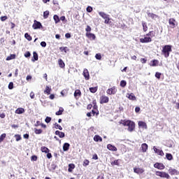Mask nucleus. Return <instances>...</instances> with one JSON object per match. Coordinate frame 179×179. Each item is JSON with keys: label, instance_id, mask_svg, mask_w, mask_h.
Instances as JSON below:
<instances>
[{"label": "nucleus", "instance_id": "1", "mask_svg": "<svg viewBox=\"0 0 179 179\" xmlns=\"http://www.w3.org/2000/svg\"><path fill=\"white\" fill-rule=\"evenodd\" d=\"M120 124L124 127H128L129 132H132L135 129V123L131 120H121Z\"/></svg>", "mask_w": 179, "mask_h": 179}, {"label": "nucleus", "instance_id": "2", "mask_svg": "<svg viewBox=\"0 0 179 179\" xmlns=\"http://www.w3.org/2000/svg\"><path fill=\"white\" fill-rule=\"evenodd\" d=\"M172 46L171 45H166L162 48V52L164 55L165 58L170 57V52H171Z\"/></svg>", "mask_w": 179, "mask_h": 179}, {"label": "nucleus", "instance_id": "3", "mask_svg": "<svg viewBox=\"0 0 179 179\" xmlns=\"http://www.w3.org/2000/svg\"><path fill=\"white\" fill-rule=\"evenodd\" d=\"M99 15L104 19V23L106 24H108L110 23V15L106 14L104 12H99Z\"/></svg>", "mask_w": 179, "mask_h": 179}, {"label": "nucleus", "instance_id": "4", "mask_svg": "<svg viewBox=\"0 0 179 179\" xmlns=\"http://www.w3.org/2000/svg\"><path fill=\"white\" fill-rule=\"evenodd\" d=\"M156 176H157L158 177H161L162 178H170V175H169V173L166 172L157 171Z\"/></svg>", "mask_w": 179, "mask_h": 179}, {"label": "nucleus", "instance_id": "5", "mask_svg": "<svg viewBox=\"0 0 179 179\" xmlns=\"http://www.w3.org/2000/svg\"><path fill=\"white\" fill-rule=\"evenodd\" d=\"M43 27V25L41 24V22L35 20L34 23L32 25L33 29H34V30H37V29H41V27Z\"/></svg>", "mask_w": 179, "mask_h": 179}, {"label": "nucleus", "instance_id": "6", "mask_svg": "<svg viewBox=\"0 0 179 179\" xmlns=\"http://www.w3.org/2000/svg\"><path fill=\"white\" fill-rule=\"evenodd\" d=\"M107 94H115L117 93V88L115 87H113L111 88H109L106 90Z\"/></svg>", "mask_w": 179, "mask_h": 179}, {"label": "nucleus", "instance_id": "7", "mask_svg": "<svg viewBox=\"0 0 179 179\" xmlns=\"http://www.w3.org/2000/svg\"><path fill=\"white\" fill-rule=\"evenodd\" d=\"M109 100H110V99L108 98V96H106V95H103L100 98V103L103 104L106 103H108Z\"/></svg>", "mask_w": 179, "mask_h": 179}, {"label": "nucleus", "instance_id": "8", "mask_svg": "<svg viewBox=\"0 0 179 179\" xmlns=\"http://www.w3.org/2000/svg\"><path fill=\"white\" fill-rule=\"evenodd\" d=\"M153 150H154L155 153L158 154L159 156H164V152H163V150H162L160 149H157V148H156V146L153 147Z\"/></svg>", "mask_w": 179, "mask_h": 179}, {"label": "nucleus", "instance_id": "9", "mask_svg": "<svg viewBox=\"0 0 179 179\" xmlns=\"http://www.w3.org/2000/svg\"><path fill=\"white\" fill-rule=\"evenodd\" d=\"M83 75L85 80H89L90 76L89 74V71L87 69H84Z\"/></svg>", "mask_w": 179, "mask_h": 179}, {"label": "nucleus", "instance_id": "10", "mask_svg": "<svg viewBox=\"0 0 179 179\" xmlns=\"http://www.w3.org/2000/svg\"><path fill=\"white\" fill-rule=\"evenodd\" d=\"M140 43H152V38L145 37L144 38H140Z\"/></svg>", "mask_w": 179, "mask_h": 179}, {"label": "nucleus", "instance_id": "11", "mask_svg": "<svg viewBox=\"0 0 179 179\" xmlns=\"http://www.w3.org/2000/svg\"><path fill=\"white\" fill-rule=\"evenodd\" d=\"M155 169H158L159 170L164 169V165L160 163H156L154 164Z\"/></svg>", "mask_w": 179, "mask_h": 179}, {"label": "nucleus", "instance_id": "12", "mask_svg": "<svg viewBox=\"0 0 179 179\" xmlns=\"http://www.w3.org/2000/svg\"><path fill=\"white\" fill-rule=\"evenodd\" d=\"M107 149L108 150H110L111 152H117V147H115L114 145L111 144L107 145Z\"/></svg>", "mask_w": 179, "mask_h": 179}, {"label": "nucleus", "instance_id": "13", "mask_svg": "<svg viewBox=\"0 0 179 179\" xmlns=\"http://www.w3.org/2000/svg\"><path fill=\"white\" fill-rule=\"evenodd\" d=\"M138 127L140 128H142V129H148V125H146V123L142 121L138 122Z\"/></svg>", "mask_w": 179, "mask_h": 179}, {"label": "nucleus", "instance_id": "14", "mask_svg": "<svg viewBox=\"0 0 179 179\" xmlns=\"http://www.w3.org/2000/svg\"><path fill=\"white\" fill-rule=\"evenodd\" d=\"M134 171L136 174H142L145 171L143 170V169L141 168H134Z\"/></svg>", "mask_w": 179, "mask_h": 179}, {"label": "nucleus", "instance_id": "15", "mask_svg": "<svg viewBox=\"0 0 179 179\" xmlns=\"http://www.w3.org/2000/svg\"><path fill=\"white\" fill-rule=\"evenodd\" d=\"M127 97H128L129 100H132L133 101H135V100H136V96H135V94H134V93L127 94Z\"/></svg>", "mask_w": 179, "mask_h": 179}, {"label": "nucleus", "instance_id": "16", "mask_svg": "<svg viewBox=\"0 0 179 179\" xmlns=\"http://www.w3.org/2000/svg\"><path fill=\"white\" fill-rule=\"evenodd\" d=\"M86 36L87 38H92V40H96V35H94V34L87 32Z\"/></svg>", "mask_w": 179, "mask_h": 179}, {"label": "nucleus", "instance_id": "17", "mask_svg": "<svg viewBox=\"0 0 179 179\" xmlns=\"http://www.w3.org/2000/svg\"><path fill=\"white\" fill-rule=\"evenodd\" d=\"M69 146H71V145L68 143H65L63 145V150L64 152H68V150H69Z\"/></svg>", "mask_w": 179, "mask_h": 179}, {"label": "nucleus", "instance_id": "18", "mask_svg": "<svg viewBox=\"0 0 179 179\" xmlns=\"http://www.w3.org/2000/svg\"><path fill=\"white\" fill-rule=\"evenodd\" d=\"M94 141L95 142H103V138L99 135H95L94 136Z\"/></svg>", "mask_w": 179, "mask_h": 179}, {"label": "nucleus", "instance_id": "19", "mask_svg": "<svg viewBox=\"0 0 179 179\" xmlns=\"http://www.w3.org/2000/svg\"><path fill=\"white\" fill-rule=\"evenodd\" d=\"M55 135H57L58 136H59L60 138H65V133L62 132V131H59L58 130H57L55 131Z\"/></svg>", "mask_w": 179, "mask_h": 179}, {"label": "nucleus", "instance_id": "20", "mask_svg": "<svg viewBox=\"0 0 179 179\" xmlns=\"http://www.w3.org/2000/svg\"><path fill=\"white\" fill-rule=\"evenodd\" d=\"M33 58L34 59H31L32 62H34L36 61H38V55L37 54L36 52H33Z\"/></svg>", "mask_w": 179, "mask_h": 179}, {"label": "nucleus", "instance_id": "21", "mask_svg": "<svg viewBox=\"0 0 179 179\" xmlns=\"http://www.w3.org/2000/svg\"><path fill=\"white\" fill-rule=\"evenodd\" d=\"M15 113V114H23L24 113V108H18Z\"/></svg>", "mask_w": 179, "mask_h": 179}, {"label": "nucleus", "instance_id": "22", "mask_svg": "<svg viewBox=\"0 0 179 179\" xmlns=\"http://www.w3.org/2000/svg\"><path fill=\"white\" fill-rule=\"evenodd\" d=\"M58 64H59V68H65V63L64 62L62 59H59L58 60Z\"/></svg>", "mask_w": 179, "mask_h": 179}, {"label": "nucleus", "instance_id": "23", "mask_svg": "<svg viewBox=\"0 0 179 179\" xmlns=\"http://www.w3.org/2000/svg\"><path fill=\"white\" fill-rule=\"evenodd\" d=\"M16 58V55L12 54L6 57V61H10L11 59H15Z\"/></svg>", "mask_w": 179, "mask_h": 179}, {"label": "nucleus", "instance_id": "24", "mask_svg": "<svg viewBox=\"0 0 179 179\" xmlns=\"http://www.w3.org/2000/svg\"><path fill=\"white\" fill-rule=\"evenodd\" d=\"M141 149H142V152L143 153H145V152H146V150H148V144L146 143H143L141 145Z\"/></svg>", "mask_w": 179, "mask_h": 179}, {"label": "nucleus", "instance_id": "25", "mask_svg": "<svg viewBox=\"0 0 179 179\" xmlns=\"http://www.w3.org/2000/svg\"><path fill=\"white\" fill-rule=\"evenodd\" d=\"M41 152H43V153H48L50 152V150L45 147V146H43L41 148Z\"/></svg>", "mask_w": 179, "mask_h": 179}, {"label": "nucleus", "instance_id": "26", "mask_svg": "<svg viewBox=\"0 0 179 179\" xmlns=\"http://www.w3.org/2000/svg\"><path fill=\"white\" fill-rule=\"evenodd\" d=\"M81 95L82 92H80V90H76L74 92V97H78V96L80 97Z\"/></svg>", "mask_w": 179, "mask_h": 179}, {"label": "nucleus", "instance_id": "27", "mask_svg": "<svg viewBox=\"0 0 179 179\" xmlns=\"http://www.w3.org/2000/svg\"><path fill=\"white\" fill-rule=\"evenodd\" d=\"M73 169H75V164H69V169H68L69 173H72V170H73Z\"/></svg>", "mask_w": 179, "mask_h": 179}, {"label": "nucleus", "instance_id": "28", "mask_svg": "<svg viewBox=\"0 0 179 179\" xmlns=\"http://www.w3.org/2000/svg\"><path fill=\"white\" fill-rule=\"evenodd\" d=\"M148 17H151V19H157V16L155 14L152 13H148Z\"/></svg>", "mask_w": 179, "mask_h": 179}, {"label": "nucleus", "instance_id": "29", "mask_svg": "<svg viewBox=\"0 0 179 179\" xmlns=\"http://www.w3.org/2000/svg\"><path fill=\"white\" fill-rule=\"evenodd\" d=\"M44 93H46V94H51V88H50L48 86H46Z\"/></svg>", "mask_w": 179, "mask_h": 179}, {"label": "nucleus", "instance_id": "30", "mask_svg": "<svg viewBox=\"0 0 179 179\" xmlns=\"http://www.w3.org/2000/svg\"><path fill=\"white\" fill-rule=\"evenodd\" d=\"M142 26H143V31H148V24H146V22H143Z\"/></svg>", "mask_w": 179, "mask_h": 179}, {"label": "nucleus", "instance_id": "31", "mask_svg": "<svg viewBox=\"0 0 179 179\" xmlns=\"http://www.w3.org/2000/svg\"><path fill=\"white\" fill-rule=\"evenodd\" d=\"M62 113H64V109L62 108H59V110L55 113L56 115H62Z\"/></svg>", "mask_w": 179, "mask_h": 179}, {"label": "nucleus", "instance_id": "32", "mask_svg": "<svg viewBox=\"0 0 179 179\" xmlns=\"http://www.w3.org/2000/svg\"><path fill=\"white\" fill-rule=\"evenodd\" d=\"M89 90L91 93H96L97 92V87H90Z\"/></svg>", "mask_w": 179, "mask_h": 179}, {"label": "nucleus", "instance_id": "33", "mask_svg": "<svg viewBox=\"0 0 179 179\" xmlns=\"http://www.w3.org/2000/svg\"><path fill=\"white\" fill-rule=\"evenodd\" d=\"M53 19L55 20V22L57 24V23H59V17L57 15H55L53 16Z\"/></svg>", "mask_w": 179, "mask_h": 179}, {"label": "nucleus", "instance_id": "34", "mask_svg": "<svg viewBox=\"0 0 179 179\" xmlns=\"http://www.w3.org/2000/svg\"><path fill=\"white\" fill-rule=\"evenodd\" d=\"M112 166H120V159H116L111 162Z\"/></svg>", "mask_w": 179, "mask_h": 179}, {"label": "nucleus", "instance_id": "35", "mask_svg": "<svg viewBox=\"0 0 179 179\" xmlns=\"http://www.w3.org/2000/svg\"><path fill=\"white\" fill-rule=\"evenodd\" d=\"M166 157L167 160H173V155L170 153H166Z\"/></svg>", "mask_w": 179, "mask_h": 179}, {"label": "nucleus", "instance_id": "36", "mask_svg": "<svg viewBox=\"0 0 179 179\" xmlns=\"http://www.w3.org/2000/svg\"><path fill=\"white\" fill-rule=\"evenodd\" d=\"M24 37H25V38H26L27 40H28V41H31V40H32L31 36L29 34H28L27 33H26V34H24Z\"/></svg>", "mask_w": 179, "mask_h": 179}, {"label": "nucleus", "instance_id": "37", "mask_svg": "<svg viewBox=\"0 0 179 179\" xmlns=\"http://www.w3.org/2000/svg\"><path fill=\"white\" fill-rule=\"evenodd\" d=\"M34 132L36 135H40V134L43 133V130H41V129H35Z\"/></svg>", "mask_w": 179, "mask_h": 179}, {"label": "nucleus", "instance_id": "38", "mask_svg": "<svg viewBox=\"0 0 179 179\" xmlns=\"http://www.w3.org/2000/svg\"><path fill=\"white\" fill-rule=\"evenodd\" d=\"M120 86L121 87H125L127 86V81L122 80L120 81Z\"/></svg>", "mask_w": 179, "mask_h": 179}, {"label": "nucleus", "instance_id": "39", "mask_svg": "<svg viewBox=\"0 0 179 179\" xmlns=\"http://www.w3.org/2000/svg\"><path fill=\"white\" fill-rule=\"evenodd\" d=\"M50 15V11L46 10L43 13V17L44 19H47L48 17V15Z\"/></svg>", "mask_w": 179, "mask_h": 179}, {"label": "nucleus", "instance_id": "40", "mask_svg": "<svg viewBox=\"0 0 179 179\" xmlns=\"http://www.w3.org/2000/svg\"><path fill=\"white\" fill-rule=\"evenodd\" d=\"M5 138H6V134H3L0 136V143L3 141Z\"/></svg>", "mask_w": 179, "mask_h": 179}, {"label": "nucleus", "instance_id": "41", "mask_svg": "<svg viewBox=\"0 0 179 179\" xmlns=\"http://www.w3.org/2000/svg\"><path fill=\"white\" fill-rule=\"evenodd\" d=\"M174 22H176V20L171 18L169 19V24H171V26L175 27L176 24L174 23Z\"/></svg>", "mask_w": 179, "mask_h": 179}, {"label": "nucleus", "instance_id": "42", "mask_svg": "<svg viewBox=\"0 0 179 179\" xmlns=\"http://www.w3.org/2000/svg\"><path fill=\"white\" fill-rule=\"evenodd\" d=\"M95 58H96V59H98L99 61H100L101 59V54L96 53L95 55Z\"/></svg>", "mask_w": 179, "mask_h": 179}, {"label": "nucleus", "instance_id": "43", "mask_svg": "<svg viewBox=\"0 0 179 179\" xmlns=\"http://www.w3.org/2000/svg\"><path fill=\"white\" fill-rule=\"evenodd\" d=\"M55 127L56 129H59V131H62V127H61V125L58 124V123H55Z\"/></svg>", "mask_w": 179, "mask_h": 179}, {"label": "nucleus", "instance_id": "44", "mask_svg": "<svg viewBox=\"0 0 179 179\" xmlns=\"http://www.w3.org/2000/svg\"><path fill=\"white\" fill-rule=\"evenodd\" d=\"M169 173L172 176H174V174H177V170H176V169H170L169 170Z\"/></svg>", "mask_w": 179, "mask_h": 179}, {"label": "nucleus", "instance_id": "45", "mask_svg": "<svg viewBox=\"0 0 179 179\" xmlns=\"http://www.w3.org/2000/svg\"><path fill=\"white\" fill-rule=\"evenodd\" d=\"M87 12H88V13H90L91 12L93 11V8L90 6H87L86 8Z\"/></svg>", "mask_w": 179, "mask_h": 179}, {"label": "nucleus", "instance_id": "46", "mask_svg": "<svg viewBox=\"0 0 179 179\" xmlns=\"http://www.w3.org/2000/svg\"><path fill=\"white\" fill-rule=\"evenodd\" d=\"M45 122L46 124H50V122H51V117L47 116L45 119Z\"/></svg>", "mask_w": 179, "mask_h": 179}, {"label": "nucleus", "instance_id": "47", "mask_svg": "<svg viewBox=\"0 0 179 179\" xmlns=\"http://www.w3.org/2000/svg\"><path fill=\"white\" fill-rule=\"evenodd\" d=\"M161 76H162V73H159V72L155 73V78H157V79H160Z\"/></svg>", "mask_w": 179, "mask_h": 179}, {"label": "nucleus", "instance_id": "48", "mask_svg": "<svg viewBox=\"0 0 179 179\" xmlns=\"http://www.w3.org/2000/svg\"><path fill=\"white\" fill-rule=\"evenodd\" d=\"M89 163H90V162H89V160H87V159H85V160L83 162V166H84V167H86V166H89Z\"/></svg>", "mask_w": 179, "mask_h": 179}, {"label": "nucleus", "instance_id": "49", "mask_svg": "<svg viewBox=\"0 0 179 179\" xmlns=\"http://www.w3.org/2000/svg\"><path fill=\"white\" fill-rule=\"evenodd\" d=\"M15 137L16 138L17 142H19L22 139V137L19 134H15Z\"/></svg>", "mask_w": 179, "mask_h": 179}, {"label": "nucleus", "instance_id": "50", "mask_svg": "<svg viewBox=\"0 0 179 179\" xmlns=\"http://www.w3.org/2000/svg\"><path fill=\"white\" fill-rule=\"evenodd\" d=\"M8 89H9V90H12V89H13V82L9 83Z\"/></svg>", "mask_w": 179, "mask_h": 179}, {"label": "nucleus", "instance_id": "51", "mask_svg": "<svg viewBox=\"0 0 179 179\" xmlns=\"http://www.w3.org/2000/svg\"><path fill=\"white\" fill-rule=\"evenodd\" d=\"M146 36H150V37H155V32H153V31H150L148 34H146Z\"/></svg>", "mask_w": 179, "mask_h": 179}, {"label": "nucleus", "instance_id": "52", "mask_svg": "<svg viewBox=\"0 0 179 179\" xmlns=\"http://www.w3.org/2000/svg\"><path fill=\"white\" fill-rule=\"evenodd\" d=\"M30 55H31L30 52H27L24 53L25 58H29L30 57Z\"/></svg>", "mask_w": 179, "mask_h": 179}, {"label": "nucleus", "instance_id": "53", "mask_svg": "<svg viewBox=\"0 0 179 179\" xmlns=\"http://www.w3.org/2000/svg\"><path fill=\"white\" fill-rule=\"evenodd\" d=\"M85 31H87V33H88L89 31H92V27H90V26L87 25V28L85 29Z\"/></svg>", "mask_w": 179, "mask_h": 179}, {"label": "nucleus", "instance_id": "54", "mask_svg": "<svg viewBox=\"0 0 179 179\" xmlns=\"http://www.w3.org/2000/svg\"><path fill=\"white\" fill-rule=\"evenodd\" d=\"M6 19H8L7 16H1L0 17V20H1V22H5V20H6Z\"/></svg>", "mask_w": 179, "mask_h": 179}, {"label": "nucleus", "instance_id": "55", "mask_svg": "<svg viewBox=\"0 0 179 179\" xmlns=\"http://www.w3.org/2000/svg\"><path fill=\"white\" fill-rule=\"evenodd\" d=\"M41 47L45 48L47 47V43H45V41H42L41 42Z\"/></svg>", "mask_w": 179, "mask_h": 179}, {"label": "nucleus", "instance_id": "56", "mask_svg": "<svg viewBox=\"0 0 179 179\" xmlns=\"http://www.w3.org/2000/svg\"><path fill=\"white\" fill-rule=\"evenodd\" d=\"M158 64L157 60H153L152 61V66H156Z\"/></svg>", "mask_w": 179, "mask_h": 179}, {"label": "nucleus", "instance_id": "57", "mask_svg": "<svg viewBox=\"0 0 179 179\" xmlns=\"http://www.w3.org/2000/svg\"><path fill=\"white\" fill-rule=\"evenodd\" d=\"M31 160H33L34 162H37V156L33 155L31 157Z\"/></svg>", "mask_w": 179, "mask_h": 179}, {"label": "nucleus", "instance_id": "58", "mask_svg": "<svg viewBox=\"0 0 179 179\" xmlns=\"http://www.w3.org/2000/svg\"><path fill=\"white\" fill-rule=\"evenodd\" d=\"M92 159H93L94 160H97V159H99V157L97 156L96 154H94V155H93V157H92Z\"/></svg>", "mask_w": 179, "mask_h": 179}, {"label": "nucleus", "instance_id": "59", "mask_svg": "<svg viewBox=\"0 0 179 179\" xmlns=\"http://www.w3.org/2000/svg\"><path fill=\"white\" fill-rule=\"evenodd\" d=\"M147 61L148 60L146 59H145V58H142L141 59V62H142V64H146Z\"/></svg>", "mask_w": 179, "mask_h": 179}, {"label": "nucleus", "instance_id": "60", "mask_svg": "<svg viewBox=\"0 0 179 179\" xmlns=\"http://www.w3.org/2000/svg\"><path fill=\"white\" fill-rule=\"evenodd\" d=\"M46 156L48 159H51V157H52V155H51L50 152H48Z\"/></svg>", "mask_w": 179, "mask_h": 179}, {"label": "nucleus", "instance_id": "61", "mask_svg": "<svg viewBox=\"0 0 179 179\" xmlns=\"http://www.w3.org/2000/svg\"><path fill=\"white\" fill-rule=\"evenodd\" d=\"M65 37H66V38H71V34L69 33H66L65 34Z\"/></svg>", "mask_w": 179, "mask_h": 179}, {"label": "nucleus", "instance_id": "62", "mask_svg": "<svg viewBox=\"0 0 179 179\" xmlns=\"http://www.w3.org/2000/svg\"><path fill=\"white\" fill-rule=\"evenodd\" d=\"M30 97H31V99H34V92H31V93H30Z\"/></svg>", "mask_w": 179, "mask_h": 179}, {"label": "nucleus", "instance_id": "63", "mask_svg": "<svg viewBox=\"0 0 179 179\" xmlns=\"http://www.w3.org/2000/svg\"><path fill=\"white\" fill-rule=\"evenodd\" d=\"M5 117H6V115H5V113L0 114V118H5Z\"/></svg>", "mask_w": 179, "mask_h": 179}, {"label": "nucleus", "instance_id": "64", "mask_svg": "<svg viewBox=\"0 0 179 179\" xmlns=\"http://www.w3.org/2000/svg\"><path fill=\"white\" fill-rule=\"evenodd\" d=\"M24 139H29V134H24Z\"/></svg>", "mask_w": 179, "mask_h": 179}]
</instances>
